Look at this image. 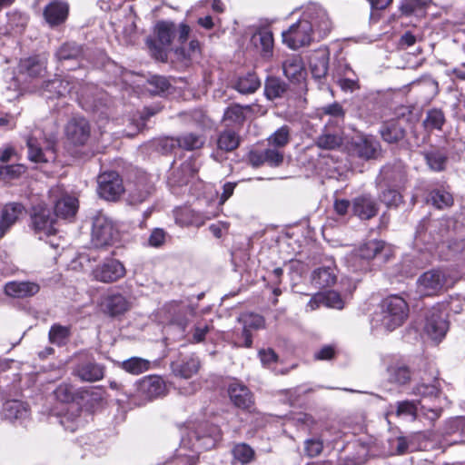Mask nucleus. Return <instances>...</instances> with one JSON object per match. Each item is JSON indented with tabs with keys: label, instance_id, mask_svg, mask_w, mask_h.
<instances>
[{
	"label": "nucleus",
	"instance_id": "f257e3e1",
	"mask_svg": "<svg viewBox=\"0 0 465 465\" xmlns=\"http://www.w3.org/2000/svg\"><path fill=\"white\" fill-rule=\"evenodd\" d=\"M94 90L93 85L81 86L77 81L68 77H55L43 84L41 95L47 100L66 99L74 95L83 107L94 110L97 105L91 97Z\"/></svg>",
	"mask_w": 465,
	"mask_h": 465
},
{
	"label": "nucleus",
	"instance_id": "f03ea898",
	"mask_svg": "<svg viewBox=\"0 0 465 465\" xmlns=\"http://www.w3.org/2000/svg\"><path fill=\"white\" fill-rule=\"evenodd\" d=\"M409 315V305L403 298L391 295L385 298L381 305L380 312L372 318L371 324L375 330L392 331L401 326Z\"/></svg>",
	"mask_w": 465,
	"mask_h": 465
},
{
	"label": "nucleus",
	"instance_id": "7ed1b4c3",
	"mask_svg": "<svg viewBox=\"0 0 465 465\" xmlns=\"http://www.w3.org/2000/svg\"><path fill=\"white\" fill-rule=\"evenodd\" d=\"M27 158L38 164L55 160L56 138L54 135L44 136L41 132L31 134L25 138Z\"/></svg>",
	"mask_w": 465,
	"mask_h": 465
},
{
	"label": "nucleus",
	"instance_id": "20e7f679",
	"mask_svg": "<svg viewBox=\"0 0 465 465\" xmlns=\"http://www.w3.org/2000/svg\"><path fill=\"white\" fill-rule=\"evenodd\" d=\"M155 31L157 41L148 38L146 40V45L154 59L166 62L168 57L166 47L173 42L176 32L175 25L172 22L162 21L156 25Z\"/></svg>",
	"mask_w": 465,
	"mask_h": 465
},
{
	"label": "nucleus",
	"instance_id": "39448f33",
	"mask_svg": "<svg viewBox=\"0 0 465 465\" xmlns=\"http://www.w3.org/2000/svg\"><path fill=\"white\" fill-rule=\"evenodd\" d=\"M118 238V232L112 221L104 213H98L93 219L92 244L95 248L113 245Z\"/></svg>",
	"mask_w": 465,
	"mask_h": 465
},
{
	"label": "nucleus",
	"instance_id": "423d86ee",
	"mask_svg": "<svg viewBox=\"0 0 465 465\" xmlns=\"http://www.w3.org/2000/svg\"><path fill=\"white\" fill-rule=\"evenodd\" d=\"M282 35L283 43L293 50L308 45L315 39L312 34V25L302 18L283 31Z\"/></svg>",
	"mask_w": 465,
	"mask_h": 465
},
{
	"label": "nucleus",
	"instance_id": "0eeeda50",
	"mask_svg": "<svg viewBox=\"0 0 465 465\" xmlns=\"http://www.w3.org/2000/svg\"><path fill=\"white\" fill-rule=\"evenodd\" d=\"M384 248L381 241H370L347 257L349 268L354 272L367 270L368 262L376 257Z\"/></svg>",
	"mask_w": 465,
	"mask_h": 465
},
{
	"label": "nucleus",
	"instance_id": "6e6552de",
	"mask_svg": "<svg viewBox=\"0 0 465 465\" xmlns=\"http://www.w3.org/2000/svg\"><path fill=\"white\" fill-rule=\"evenodd\" d=\"M32 227L40 240L56 233V217L45 205L38 204L33 208Z\"/></svg>",
	"mask_w": 465,
	"mask_h": 465
},
{
	"label": "nucleus",
	"instance_id": "1a4fd4ad",
	"mask_svg": "<svg viewBox=\"0 0 465 465\" xmlns=\"http://www.w3.org/2000/svg\"><path fill=\"white\" fill-rule=\"evenodd\" d=\"M447 282L446 274L439 269L423 272L417 280V291L421 296H433L442 292Z\"/></svg>",
	"mask_w": 465,
	"mask_h": 465
},
{
	"label": "nucleus",
	"instance_id": "9d476101",
	"mask_svg": "<svg viewBox=\"0 0 465 465\" xmlns=\"http://www.w3.org/2000/svg\"><path fill=\"white\" fill-rule=\"evenodd\" d=\"M97 183L98 194L106 201H116L124 192L122 178L114 171L101 173L97 178Z\"/></svg>",
	"mask_w": 465,
	"mask_h": 465
},
{
	"label": "nucleus",
	"instance_id": "9b49d317",
	"mask_svg": "<svg viewBox=\"0 0 465 465\" xmlns=\"http://www.w3.org/2000/svg\"><path fill=\"white\" fill-rule=\"evenodd\" d=\"M91 274L93 279L97 282L113 283L124 278L126 270L119 260L110 258L96 265Z\"/></svg>",
	"mask_w": 465,
	"mask_h": 465
},
{
	"label": "nucleus",
	"instance_id": "f8f14e48",
	"mask_svg": "<svg viewBox=\"0 0 465 465\" xmlns=\"http://www.w3.org/2000/svg\"><path fill=\"white\" fill-rule=\"evenodd\" d=\"M302 18L310 22L314 37L317 35L319 38H323L331 32V22L328 14L319 5L308 6Z\"/></svg>",
	"mask_w": 465,
	"mask_h": 465
},
{
	"label": "nucleus",
	"instance_id": "ddd939ff",
	"mask_svg": "<svg viewBox=\"0 0 465 465\" xmlns=\"http://www.w3.org/2000/svg\"><path fill=\"white\" fill-rule=\"evenodd\" d=\"M449 329L446 313L438 308H432L426 317L425 333L433 341H440L444 338Z\"/></svg>",
	"mask_w": 465,
	"mask_h": 465
},
{
	"label": "nucleus",
	"instance_id": "4468645a",
	"mask_svg": "<svg viewBox=\"0 0 465 465\" xmlns=\"http://www.w3.org/2000/svg\"><path fill=\"white\" fill-rule=\"evenodd\" d=\"M350 153L363 160L375 159L381 153L380 143L369 136L353 139L349 147Z\"/></svg>",
	"mask_w": 465,
	"mask_h": 465
},
{
	"label": "nucleus",
	"instance_id": "2eb2a0df",
	"mask_svg": "<svg viewBox=\"0 0 465 465\" xmlns=\"http://www.w3.org/2000/svg\"><path fill=\"white\" fill-rule=\"evenodd\" d=\"M44 19L52 28L64 25L69 15V5L63 0H53L43 12Z\"/></svg>",
	"mask_w": 465,
	"mask_h": 465
},
{
	"label": "nucleus",
	"instance_id": "dca6fc26",
	"mask_svg": "<svg viewBox=\"0 0 465 465\" xmlns=\"http://www.w3.org/2000/svg\"><path fill=\"white\" fill-rule=\"evenodd\" d=\"M137 390L142 398L146 401H152L165 395L166 384L162 377L150 375L139 381Z\"/></svg>",
	"mask_w": 465,
	"mask_h": 465
},
{
	"label": "nucleus",
	"instance_id": "f3484780",
	"mask_svg": "<svg viewBox=\"0 0 465 465\" xmlns=\"http://www.w3.org/2000/svg\"><path fill=\"white\" fill-rule=\"evenodd\" d=\"M65 134L74 144H84L90 136L88 121L81 116H74L65 125Z\"/></svg>",
	"mask_w": 465,
	"mask_h": 465
},
{
	"label": "nucleus",
	"instance_id": "a211bd4d",
	"mask_svg": "<svg viewBox=\"0 0 465 465\" xmlns=\"http://www.w3.org/2000/svg\"><path fill=\"white\" fill-rule=\"evenodd\" d=\"M102 307L104 313L115 317L128 312L132 308V301L120 292H110L104 297Z\"/></svg>",
	"mask_w": 465,
	"mask_h": 465
},
{
	"label": "nucleus",
	"instance_id": "6ab92c4d",
	"mask_svg": "<svg viewBox=\"0 0 465 465\" xmlns=\"http://www.w3.org/2000/svg\"><path fill=\"white\" fill-rule=\"evenodd\" d=\"M104 371L105 368L104 365L94 361L84 360L74 366L73 374L82 381L94 382L101 381L104 377Z\"/></svg>",
	"mask_w": 465,
	"mask_h": 465
},
{
	"label": "nucleus",
	"instance_id": "aec40b11",
	"mask_svg": "<svg viewBox=\"0 0 465 465\" xmlns=\"http://www.w3.org/2000/svg\"><path fill=\"white\" fill-rule=\"evenodd\" d=\"M205 143V137L193 133L184 134L177 138H166L163 141L165 151L179 147L187 151L200 149Z\"/></svg>",
	"mask_w": 465,
	"mask_h": 465
},
{
	"label": "nucleus",
	"instance_id": "412c9836",
	"mask_svg": "<svg viewBox=\"0 0 465 465\" xmlns=\"http://www.w3.org/2000/svg\"><path fill=\"white\" fill-rule=\"evenodd\" d=\"M200 361L194 355L182 357L171 363L173 373L180 378L189 379L200 369Z\"/></svg>",
	"mask_w": 465,
	"mask_h": 465
},
{
	"label": "nucleus",
	"instance_id": "4be33fe9",
	"mask_svg": "<svg viewBox=\"0 0 465 465\" xmlns=\"http://www.w3.org/2000/svg\"><path fill=\"white\" fill-rule=\"evenodd\" d=\"M24 206L18 203H10L4 206L0 216V238L13 226L21 215L24 214Z\"/></svg>",
	"mask_w": 465,
	"mask_h": 465
},
{
	"label": "nucleus",
	"instance_id": "5701e85b",
	"mask_svg": "<svg viewBox=\"0 0 465 465\" xmlns=\"http://www.w3.org/2000/svg\"><path fill=\"white\" fill-rule=\"evenodd\" d=\"M330 52L327 47L319 48L310 58L312 74L316 79L324 78L329 68Z\"/></svg>",
	"mask_w": 465,
	"mask_h": 465
},
{
	"label": "nucleus",
	"instance_id": "b1692460",
	"mask_svg": "<svg viewBox=\"0 0 465 465\" xmlns=\"http://www.w3.org/2000/svg\"><path fill=\"white\" fill-rule=\"evenodd\" d=\"M387 185L399 186L406 181V171L401 163L388 164L381 168L379 178Z\"/></svg>",
	"mask_w": 465,
	"mask_h": 465
},
{
	"label": "nucleus",
	"instance_id": "393cba45",
	"mask_svg": "<svg viewBox=\"0 0 465 465\" xmlns=\"http://www.w3.org/2000/svg\"><path fill=\"white\" fill-rule=\"evenodd\" d=\"M352 212L361 220H369L378 213V206L370 195H361L352 201Z\"/></svg>",
	"mask_w": 465,
	"mask_h": 465
},
{
	"label": "nucleus",
	"instance_id": "a878e982",
	"mask_svg": "<svg viewBox=\"0 0 465 465\" xmlns=\"http://www.w3.org/2000/svg\"><path fill=\"white\" fill-rule=\"evenodd\" d=\"M40 290L37 283L32 282H10L5 286V292L8 296L25 298L36 294Z\"/></svg>",
	"mask_w": 465,
	"mask_h": 465
},
{
	"label": "nucleus",
	"instance_id": "bb28decb",
	"mask_svg": "<svg viewBox=\"0 0 465 465\" xmlns=\"http://www.w3.org/2000/svg\"><path fill=\"white\" fill-rule=\"evenodd\" d=\"M229 395L233 404L242 409H248L252 403V395L249 389L239 383H232L229 387Z\"/></svg>",
	"mask_w": 465,
	"mask_h": 465
},
{
	"label": "nucleus",
	"instance_id": "cd10ccee",
	"mask_svg": "<svg viewBox=\"0 0 465 465\" xmlns=\"http://www.w3.org/2000/svg\"><path fill=\"white\" fill-rule=\"evenodd\" d=\"M78 210V201L75 197L64 195L56 201L54 204V215L56 218L70 219Z\"/></svg>",
	"mask_w": 465,
	"mask_h": 465
},
{
	"label": "nucleus",
	"instance_id": "c85d7f7f",
	"mask_svg": "<svg viewBox=\"0 0 465 465\" xmlns=\"http://www.w3.org/2000/svg\"><path fill=\"white\" fill-rule=\"evenodd\" d=\"M335 268L331 266L321 267L313 271L312 282L319 289L331 287L337 281Z\"/></svg>",
	"mask_w": 465,
	"mask_h": 465
},
{
	"label": "nucleus",
	"instance_id": "c756f323",
	"mask_svg": "<svg viewBox=\"0 0 465 465\" xmlns=\"http://www.w3.org/2000/svg\"><path fill=\"white\" fill-rule=\"evenodd\" d=\"M388 381L402 386L411 381V371L410 368L400 362L393 363L387 368Z\"/></svg>",
	"mask_w": 465,
	"mask_h": 465
},
{
	"label": "nucleus",
	"instance_id": "7c9ffc66",
	"mask_svg": "<svg viewBox=\"0 0 465 465\" xmlns=\"http://www.w3.org/2000/svg\"><path fill=\"white\" fill-rule=\"evenodd\" d=\"M3 415L6 420H24L28 417L29 410L27 405L20 401H8L4 404Z\"/></svg>",
	"mask_w": 465,
	"mask_h": 465
},
{
	"label": "nucleus",
	"instance_id": "2f4dec72",
	"mask_svg": "<svg viewBox=\"0 0 465 465\" xmlns=\"http://www.w3.org/2000/svg\"><path fill=\"white\" fill-rule=\"evenodd\" d=\"M45 63L36 57H29L21 60L19 71L31 78H36L44 75L45 73Z\"/></svg>",
	"mask_w": 465,
	"mask_h": 465
},
{
	"label": "nucleus",
	"instance_id": "473e14b6",
	"mask_svg": "<svg viewBox=\"0 0 465 465\" xmlns=\"http://www.w3.org/2000/svg\"><path fill=\"white\" fill-rule=\"evenodd\" d=\"M197 172L192 162H184L169 177L170 183L177 186L186 184Z\"/></svg>",
	"mask_w": 465,
	"mask_h": 465
},
{
	"label": "nucleus",
	"instance_id": "72a5a7b5",
	"mask_svg": "<svg viewBox=\"0 0 465 465\" xmlns=\"http://www.w3.org/2000/svg\"><path fill=\"white\" fill-rule=\"evenodd\" d=\"M380 134L386 143H395L404 137L405 132L398 123L390 122L381 127Z\"/></svg>",
	"mask_w": 465,
	"mask_h": 465
},
{
	"label": "nucleus",
	"instance_id": "f704fd0d",
	"mask_svg": "<svg viewBox=\"0 0 465 465\" xmlns=\"http://www.w3.org/2000/svg\"><path fill=\"white\" fill-rule=\"evenodd\" d=\"M252 41L256 46L261 47L263 57L269 58L272 55L273 36L272 32L260 31L252 35Z\"/></svg>",
	"mask_w": 465,
	"mask_h": 465
},
{
	"label": "nucleus",
	"instance_id": "c9c22d12",
	"mask_svg": "<svg viewBox=\"0 0 465 465\" xmlns=\"http://www.w3.org/2000/svg\"><path fill=\"white\" fill-rule=\"evenodd\" d=\"M82 55L83 47L74 42L63 44L55 53V56L59 61L77 60Z\"/></svg>",
	"mask_w": 465,
	"mask_h": 465
},
{
	"label": "nucleus",
	"instance_id": "e433bc0d",
	"mask_svg": "<svg viewBox=\"0 0 465 465\" xmlns=\"http://www.w3.org/2000/svg\"><path fill=\"white\" fill-rule=\"evenodd\" d=\"M261 85V81L254 73L238 78L234 88L241 94H247L254 93Z\"/></svg>",
	"mask_w": 465,
	"mask_h": 465
},
{
	"label": "nucleus",
	"instance_id": "4c0bfd02",
	"mask_svg": "<svg viewBox=\"0 0 465 465\" xmlns=\"http://www.w3.org/2000/svg\"><path fill=\"white\" fill-rule=\"evenodd\" d=\"M150 361L140 357H132L121 362V368L133 375H139L150 369Z\"/></svg>",
	"mask_w": 465,
	"mask_h": 465
},
{
	"label": "nucleus",
	"instance_id": "58836bf2",
	"mask_svg": "<svg viewBox=\"0 0 465 465\" xmlns=\"http://www.w3.org/2000/svg\"><path fill=\"white\" fill-rule=\"evenodd\" d=\"M287 91V84L277 77H269L265 82L264 93L268 99L282 97Z\"/></svg>",
	"mask_w": 465,
	"mask_h": 465
},
{
	"label": "nucleus",
	"instance_id": "ea45409f",
	"mask_svg": "<svg viewBox=\"0 0 465 465\" xmlns=\"http://www.w3.org/2000/svg\"><path fill=\"white\" fill-rule=\"evenodd\" d=\"M284 75L289 79L299 80L303 74V65L299 56L286 59L282 64Z\"/></svg>",
	"mask_w": 465,
	"mask_h": 465
},
{
	"label": "nucleus",
	"instance_id": "a19ab883",
	"mask_svg": "<svg viewBox=\"0 0 465 465\" xmlns=\"http://www.w3.org/2000/svg\"><path fill=\"white\" fill-rule=\"evenodd\" d=\"M239 144L240 137L232 130L222 132L217 140L218 148L225 152L233 151Z\"/></svg>",
	"mask_w": 465,
	"mask_h": 465
},
{
	"label": "nucleus",
	"instance_id": "79ce46f5",
	"mask_svg": "<svg viewBox=\"0 0 465 465\" xmlns=\"http://www.w3.org/2000/svg\"><path fill=\"white\" fill-rule=\"evenodd\" d=\"M250 109L249 106L232 104L229 106L223 114V121L227 125L241 124L245 120L244 110Z\"/></svg>",
	"mask_w": 465,
	"mask_h": 465
},
{
	"label": "nucleus",
	"instance_id": "37998d69",
	"mask_svg": "<svg viewBox=\"0 0 465 465\" xmlns=\"http://www.w3.org/2000/svg\"><path fill=\"white\" fill-rule=\"evenodd\" d=\"M342 143V138L337 134L324 131L316 140V145L324 150H335Z\"/></svg>",
	"mask_w": 465,
	"mask_h": 465
},
{
	"label": "nucleus",
	"instance_id": "c03bdc74",
	"mask_svg": "<svg viewBox=\"0 0 465 465\" xmlns=\"http://www.w3.org/2000/svg\"><path fill=\"white\" fill-rule=\"evenodd\" d=\"M445 121L444 113L440 109L433 108L427 112L423 124L428 130H441Z\"/></svg>",
	"mask_w": 465,
	"mask_h": 465
},
{
	"label": "nucleus",
	"instance_id": "a18cd8bd",
	"mask_svg": "<svg viewBox=\"0 0 465 465\" xmlns=\"http://www.w3.org/2000/svg\"><path fill=\"white\" fill-rule=\"evenodd\" d=\"M151 194L149 186L143 183H136L129 189L128 203L136 205L144 202Z\"/></svg>",
	"mask_w": 465,
	"mask_h": 465
},
{
	"label": "nucleus",
	"instance_id": "49530a36",
	"mask_svg": "<svg viewBox=\"0 0 465 465\" xmlns=\"http://www.w3.org/2000/svg\"><path fill=\"white\" fill-rule=\"evenodd\" d=\"M70 328L60 324H54L49 331V341L51 343L62 346L65 344L70 337Z\"/></svg>",
	"mask_w": 465,
	"mask_h": 465
},
{
	"label": "nucleus",
	"instance_id": "de8ad7c7",
	"mask_svg": "<svg viewBox=\"0 0 465 465\" xmlns=\"http://www.w3.org/2000/svg\"><path fill=\"white\" fill-rule=\"evenodd\" d=\"M389 455H402L408 451L409 442L403 436H395L387 440Z\"/></svg>",
	"mask_w": 465,
	"mask_h": 465
},
{
	"label": "nucleus",
	"instance_id": "09e8293b",
	"mask_svg": "<svg viewBox=\"0 0 465 465\" xmlns=\"http://www.w3.org/2000/svg\"><path fill=\"white\" fill-rule=\"evenodd\" d=\"M232 451L233 458L242 464H248L254 458V450L246 443L236 444Z\"/></svg>",
	"mask_w": 465,
	"mask_h": 465
},
{
	"label": "nucleus",
	"instance_id": "8fccbe9b",
	"mask_svg": "<svg viewBox=\"0 0 465 465\" xmlns=\"http://www.w3.org/2000/svg\"><path fill=\"white\" fill-rule=\"evenodd\" d=\"M425 159L431 170L440 172L444 169L447 157L440 151H430L425 153Z\"/></svg>",
	"mask_w": 465,
	"mask_h": 465
},
{
	"label": "nucleus",
	"instance_id": "3c124183",
	"mask_svg": "<svg viewBox=\"0 0 465 465\" xmlns=\"http://www.w3.org/2000/svg\"><path fill=\"white\" fill-rule=\"evenodd\" d=\"M239 321L242 323L243 329L250 331L264 327V319L259 314L243 313L240 316Z\"/></svg>",
	"mask_w": 465,
	"mask_h": 465
},
{
	"label": "nucleus",
	"instance_id": "603ef678",
	"mask_svg": "<svg viewBox=\"0 0 465 465\" xmlns=\"http://www.w3.org/2000/svg\"><path fill=\"white\" fill-rule=\"evenodd\" d=\"M430 201L439 209L452 205L453 199L450 193L441 190H434L430 194Z\"/></svg>",
	"mask_w": 465,
	"mask_h": 465
},
{
	"label": "nucleus",
	"instance_id": "864d4df0",
	"mask_svg": "<svg viewBox=\"0 0 465 465\" xmlns=\"http://www.w3.org/2000/svg\"><path fill=\"white\" fill-rule=\"evenodd\" d=\"M268 141L275 147H284L290 142V128L287 125L280 127L268 138Z\"/></svg>",
	"mask_w": 465,
	"mask_h": 465
},
{
	"label": "nucleus",
	"instance_id": "5fc2aeb1",
	"mask_svg": "<svg viewBox=\"0 0 465 465\" xmlns=\"http://www.w3.org/2000/svg\"><path fill=\"white\" fill-rule=\"evenodd\" d=\"M54 395L59 401L67 403L74 400L75 392L71 384L64 382L54 391Z\"/></svg>",
	"mask_w": 465,
	"mask_h": 465
},
{
	"label": "nucleus",
	"instance_id": "6e6d98bb",
	"mask_svg": "<svg viewBox=\"0 0 465 465\" xmlns=\"http://www.w3.org/2000/svg\"><path fill=\"white\" fill-rule=\"evenodd\" d=\"M149 91L153 94H160L167 91L170 87L169 81L160 75H153L148 80Z\"/></svg>",
	"mask_w": 465,
	"mask_h": 465
},
{
	"label": "nucleus",
	"instance_id": "4d7b16f0",
	"mask_svg": "<svg viewBox=\"0 0 465 465\" xmlns=\"http://www.w3.org/2000/svg\"><path fill=\"white\" fill-rule=\"evenodd\" d=\"M395 415L397 417L401 416H417V404L413 401H402L396 403Z\"/></svg>",
	"mask_w": 465,
	"mask_h": 465
},
{
	"label": "nucleus",
	"instance_id": "13d9d810",
	"mask_svg": "<svg viewBox=\"0 0 465 465\" xmlns=\"http://www.w3.org/2000/svg\"><path fill=\"white\" fill-rule=\"evenodd\" d=\"M323 450V441L321 438H312L304 441L305 454L310 458L319 456Z\"/></svg>",
	"mask_w": 465,
	"mask_h": 465
},
{
	"label": "nucleus",
	"instance_id": "bf43d9fd",
	"mask_svg": "<svg viewBox=\"0 0 465 465\" xmlns=\"http://www.w3.org/2000/svg\"><path fill=\"white\" fill-rule=\"evenodd\" d=\"M380 200L389 207L397 206L401 202V195L397 190L388 188L382 191Z\"/></svg>",
	"mask_w": 465,
	"mask_h": 465
},
{
	"label": "nucleus",
	"instance_id": "052dcab7",
	"mask_svg": "<svg viewBox=\"0 0 465 465\" xmlns=\"http://www.w3.org/2000/svg\"><path fill=\"white\" fill-rule=\"evenodd\" d=\"M440 392V390L436 384H417L412 389V393L415 395H419L424 398L427 397H437Z\"/></svg>",
	"mask_w": 465,
	"mask_h": 465
},
{
	"label": "nucleus",
	"instance_id": "680f3d73",
	"mask_svg": "<svg viewBox=\"0 0 465 465\" xmlns=\"http://www.w3.org/2000/svg\"><path fill=\"white\" fill-rule=\"evenodd\" d=\"M430 0H402L400 10L404 15H411L418 7L425 6Z\"/></svg>",
	"mask_w": 465,
	"mask_h": 465
},
{
	"label": "nucleus",
	"instance_id": "e2e57ef3",
	"mask_svg": "<svg viewBox=\"0 0 465 465\" xmlns=\"http://www.w3.org/2000/svg\"><path fill=\"white\" fill-rule=\"evenodd\" d=\"M265 163L272 167H277L283 162V154L276 149L264 150Z\"/></svg>",
	"mask_w": 465,
	"mask_h": 465
},
{
	"label": "nucleus",
	"instance_id": "0e129e2a",
	"mask_svg": "<svg viewBox=\"0 0 465 465\" xmlns=\"http://www.w3.org/2000/svg\"><path fill=\"white\" fill-rule=\"evenodd\" d=\"M166 240V232L161 228H155L151 232L148 242L153 247H160L164 244Z\"/></svg>",
	"mask_w": 465,
	"mask_h": 465
},
{
	"label": "nucleus",
	"instance_id": "69168bd1",
	"mask_svg": "<svg viewBox=\"0 0 465 465\" xmlns=\"http://www.w3.org/2000/svg\"><path fill=\"white\" fill-rule=\"evenodd\" d=\"M322 113L335 118L343 119L345 112L339 103L328 104L322 108Z\"/></svg>",
	"mask_w": 465,
	"mask_h": 465
},
{
	"label": "nucleus",
	"instance_id": "338daca9",
	"mask_svg": "<svg viewBox=\"0 0 465 465\" xmlns=\"http://www.w3.org/2000/svg\"><path fill=\"white\" fill-rule=\"evenodd\" d=\"M23 165H5L0 167V175L4 177H17L24 173Z\"/></svg>",
	"mask_w": 465,
	"mask_h": 465
},
{
	"label": "nucleus",
	"instance_id": "774afa93",
	"mask_svg": "<svg viewBox=\"0 0 465 465\" xmlns=\"http://www.w3.org/2000/svg\"><path fill=\"white\" fill-rule=\"evenodd\" d=\"M248 162L252 167H260L265 163L264 150L251 151L248 154Z\"/></svg>",
	"mask_w": 465,
	"mask_h": 465
}]
</instances>
